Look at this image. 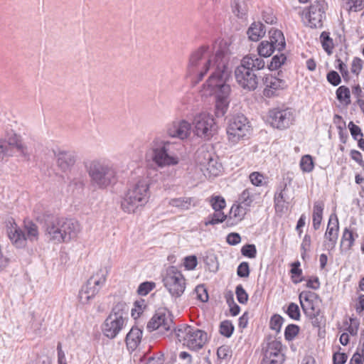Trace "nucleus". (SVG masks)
I'll list each match as a JSON object with an SVG mask.
<instances>
[{
    "instance_id": "nucleus-1",
    "label": "nucleus",
    "mask_w": 364,
    "mask_h": 364,
    "mask_svg": "<svg viewBox=\"0 0 364 364\" xmlns=\"http://www.w3.org/2000/svg\"><path fill=\"white\" fill-rule=\"evenodd\" d=\"M230 43L223 39L213 45H203L193 50L189 57L188 75L203 80L208 71L210 76L203 88L215 99V114L222 117L227 113L231 101L232 89L228 84L232 70L228 66Z\"/></svg>"
},
{
    "instance_id": "nucleus-2",
    "label": "nucleus",
    "mask_w": 364,
    "mask_h": 364,
    "mask_svg": "<svg viewBox=\"0 0 364 364\" xmlns=\"http://www.w3.org/2000/svg\"><path fill=\"white\" fill-rule=\"evenodd\" d=\"M181 144L164 136H156L149 144L145 156L159 169L177 166L180 162L178 151Z\"/></svg>"
},
{
    "instance_id": "nucleus-3",
    "label": "nucleus",
    "mask_w": 364,
    "mask_h": 364,
    "mask_svg": "<svg viewBox=\"0 0 364 364\" xmlns=\"http://www.w3.org/2000/svg\"><path fill=\"white\" fill-rule=\"evenodd\" d=\"M150 196L149 180L146 178H139L129 184L121 197V209L128 214L136 213L147 204Z\"/></svg>"
},
{
    "instance_id": "nucleus-4",
    "label": "nucleus",
    "mask_w": 364,
    "mask_h": 364,
    "mask_svg": "<svg viewBox=\"0 0 364 364\" xmlns=\"http://www.w3.org/2000/svg\"><path fill=\"white\" fill-rule=\"evenodd\" d=\"M264 66L265 62L262 58L255 54L245 55L235 70L236 82L244 90H255L258 85V77L255 72L263 69Z\"/></svg>"
},
{
    "instance_id": "nucleus-5",
    "label": "nucleus",
    "mask_w": 364,
    "mask_h": 364,
    "mask_svg": "<svg viewBox=\"0 0 364 364\" xmlns=\"http://www.w3.org/2000/svg\"><path fill=\"white\" fill-rule=\"evenodd\" d=\"M91 184L98 189H105L117 179V168L105 159H94L85 165Z\"/></svg>"
},
{
    "instance_id": "nucleus-6",
    "label": "nucleus",
    "mask_w": 364,
    "mask_h": 364,
    "mask_svg": "<svg viewBox=\"0 0 364 364\" xmlns=\"http://www.w3.org/2000/svg\"><path fill=\"white\" fill-rule=\"evenodd\" d=\"M129 307L124 301L115 304L102 324V334L109 339L115 338L126 327L129 320Z\"/></svg>"
},
{
    "instance_id": "nucleus-7",
    "label": "nucleus",
    "mask_w": 364,
    "mask_h": 364,
    "mask_svg": "<svg viewBox=\"0 0 364 364\" xmlns=\"http://www.w3.org/2000/svg\"><path fill=\"white\" fill-rule=\"evenodd\" d=\"M174 334L180 343L194 351L201 349L208 341L205 331L189 325H182L174 328Z\"/></svg>"
},
{
    "instance_id": "nucleus-8",
    "label": "nucleus",
    "mask_w": 364,
    "mask_h": 364,
    "mask_svg": "<svg viewBox=\"0 0 364 364\" xmlns=\"http://www.w3.org/2000/svg\"><path fill=\"white\" fill-rule=\"evenodd\" d=\"M7 233L13 245L18 248L24 247L27 240L33 242L38 237V226L32 221L24 222V230L14 223L8 228Z\"/></svg>"
},
{
    "instance_id": "nucleus-9",
    "label": "nucleus",
    "mask_w": 364,
    "mask_h": 364,
    "mask_svg": "<svg viewBox=\"0 0 364 364\" xmlns=\"http://www.w3.org/2000/svg\"><path fill=\"white\" fill-rule=\"evenodd\" d=\"M149 331L157 330L164 336H170L174 333L173 317L167 308H159L147 323Z\"/></svg>"
},
{
    "instance_id": "nucleus-10",
    "label": "nucleus",
    "mask_w": 364,
    "mask_h": 364,
    "mask_svg": "<svg viewBox=\"0 0 364 364\" xmlns=\"http://www.w3.org/2000/svg\"><path fill=\"white\" fill-rule=\"evenodd\" d=\"M162 281L172 297L179 298L184 293L186 287V279L176 267L171 266L167 268Z\"/></svg>"
},
{
    "instance_id": "nucleus-11",
    "label": "nucleus",
    "mask_w": 364,
    "mask_h": 364,
    "mask_svg": "<svg viewBox=\"0 0 364 364\" xmlns=\"http://www.w3.org/2000/svg\"><path fill=\"white\" fill-rule=\"evenodd\" d=\"M106 282V277L102 271L91 276L83 284L78 294V301L82 304H87L100 292Z\"/></svg>"
},
{
    "instance_id": "nucleus-12",
    "label": "nucleus",
    "mask_w": 364,
    "mask_h": 364,
    "mask_svg": "<svg viewBox=\"0 0 364 364\" xmlns=\"http://www.w3.org/2000/svg\"><path fill=\"white\" fill-rule=\"evenodd\" d=\"M267 120L273 128L279 130L288 129L295 120L294 111L286 106L274 107L269 110Z\"/></svg>"
},
{
    "instance_id": "nucleus-13",
    "label": "nucleus",
    "mask_w": 364,
    "mask_h": 364,
    "mask_svg": "<svg viewBox=\"0 0 364 364\" xmlns=\"http://www.w3.org/2000/svg\"><path fill=\"white\" fill-rule=\"evenodd\" d=\"M193 124L196 135L205 140L210 139L217 131L213 116L205 112L196 114Z\"/></svg>"
},
{
    "instance_id": "nucleus-14",
    "label": "nucleus",
    "mask_w": 364,
    "mask_h": 364,
    "mask_svg": "<svg viewBox=\"0 0 364 364\" xmlns=\"http://www.w3.org/2000/svg\"><path fill=\"white\" fill-rule=\"evenodd\" d=\"M250 126L247 118L243 114L233 116L229 121L227 127V134L229 141L232 144L237 143L242 139L250 132Z\"/></svg>"
},
{
    "instance_id": "nucleus-15",
    "label": "nucleus",
    "mask_w": 364,
    "mask_h": 364,
    "mask_svg": "<svg viewBox=\"0 0 364 364\" xmlns=\"http://www.w3.org/2000/svg\"><path fill=\"white\" fill-rule=\"evenodd\" d=\"M327 4L325 0H316L309 7L305 18L308 21V26L312 28H321L323 21L326 18Z\"/></svg>"
},
{
    "instance_id": "nucleus-16",
    "label": "nucleus",
    "mask_w": 364,
    "mask_h": 364,
    "mask_svg": "<svg viewBox=\"0 0 364 364\" xmlns=\"http://www.w3.org/2000/svg\"><path fill=\"white\" fill-rule=\"evenodd\" d=\"M282 344L276 339L268 342L263 348V358L261 364H282L284 355L282 352Z\"/></svg>"
},
{
    "instance_id": "nucleus-17",
    "label": "nucleus",
    "mask_w": 364,
    "mask_h": 364,
    "mask_svg": "<svg viewBox=\"0 0 364 364\" xmlns=\"http://www.w3.org/2000/svg\"><path fill=\"white\" fill-rule=\"evenodd\" d=\"M339 232V221L336 213H331L324 234L323 245L328 250H333L337 243Z\"/></svg>"
},
{
    "instance_id": "nucleus-18",
    "label": "nucleus",
    "mask_w": 364,
    "mask_h": 364,
    "mask_svg": "<svg viewBox=\"0 0 364 364\" xmlns=\"http://www.w3.org/2000/svg\"><path fill=\"white\" fill-rule=\"evenodd\" d=\"M318 295L310 291H303L299 295L301 306L306 316H312V314H320L321 310L315 301Z\"/></svg>"
},
{
    "instance_id": "nucleus-19",
    "label": "nucleus",
    "mask_w": 364,
    "mask_h": 364,
    "mask_svg": "<svg viewBox=\"0 0 364 364\" xmlns=\"http://www.w3.org/2000/svg\"><path fill=\"white\" fill-rule=\"evenodd\" d=\"M191 124L186 120L173 121L166 128V134L172 138L185 139L190 134Z\"/></svg>"
},
{
    "instance_id": "nucleus-20",
    "label": "nucleus",
    "mask_w": 364,
    "mask_h": 364,
    "mask_svg": "<svg viewBox=\"0 0 364 364\" xmlns=\"http://www.w3.org/2000/svg\"><path fill=\"white\" fill-rule=\"evenodd\" d=\"M263 81L265 86L263 95L269 98L277 95L278 91L287 87V82L284 80L272 75H267L264 77Z\"/></svg>"
},
{
    "instance_id": "nucleus-21",
    "label": "nucleus",
    "mask_w": 364,
    "mask_h": 364,
    "mask_svg": "<svg viewBox=\"0 0 364 364\" xmlns=\"http://www.w3.org/2000/svg\"><path fill=\"white\" fill-rule=\"evenodd\" d=\"M64 238V242H68L77 237L80 231V225L75 219L59 218Z\"/></svg>"
},
{
    "instance_id": "nucleus-22",
    "label": "nucleus",
    "mask_w": 364,
    "mask_h": 364,
    "mask_svg": "<svg viewBox=\"0 0 364 364\" xmlns=\"http://www.w3.org/2000/svg\"><path fill=\"white\" fill-rule=\"evenodd\" d=\"M55 156L57 166L63 172L70 171L76 162V154L71 151H59Z\"/></svg>"
},
{
    "instance_id": "nucleus-23",
    "label": "nucleus",
    "mask_w": 364,
    "mask_h": 364,
    "mask_svg": "<svg viewBox=\"0 0 364 364\" xmlns=\"http://www.w3.org/2000/svg\"><path fill=\"white\" fill-rule=\"evenodd\" d=\"M250 210L239 203L234 204L230 209V215L227 220L226 225L232 227L240 222Z\"/></svg>"
},
{
    "instance_id": "nucleus-24",
    "label": "nucleus",
    "mask_w": 364,
    "mask_h": 364,
    "mask_svg": "<svg viewBox=\"0 0 364 364\" xmlns=\"http://www.w3.org/2000/svg\"><path fill=\"white\" fill-rule=\"evenodd\" d=\"M143 331L137 327L133 326L126 336L125 342L128 350H135L140 344L142 339Z\"/></svg>"
},
{
    "instance_id": "nucleus-25",
    "label": "nucleus",
    "mask_w": 364,
    "mask_h": 364,
    "mask_svg": "<svg viewBox=\"0 0 364 364\" xmlns=\"http://www.w3.org/2000/svg\"><path fill=\"white\" fill-rule=\"evenodd\" d=\"M60 222L59 218H56L47 224L46 234L50 240L55 242H64V238L60 227Z\"/></svg>"
},
{
    "instance_id": "nucleus-26",
    "label": "nucleus",
    "mask_w": 364,
    "mask_h": 364,
    "mask_svg": "<svg viewBox=\"0 0 364 364\" xmlns=\"http://www.w3.org/2000/svg\"><path fill=\"white\" fill-rule=\"evenodd\" d=\"M198 204L197 199L194 197H181L171 198L168 201V205L180 209L181 210H188Z\"/></svg>"
},
{
    "instance_id": "nucleus-27",
    "label": "nucleus",
    "mask_w": 364,
    "mask_h": 364,
    "mask_svg": "<svg viewBox=\"0 0 364 364\" xmlns=\"http://www.w3.org/2000/svg\"><path fill=\"white\" fill-rule=\"evenodd\" d=\"M266 33L264 25L260 21H254L247 29V34L252 41H258Z\"/></svg>"
},
{
    "instance_id": "nucleus-28",
    "label": "nucleus",
    "mask_w": 364,
    "mask_h": 364,
    "mask_svg": "<svg viewBox=\"0 0 364 364\" xmlns=\"http://www.w3.org/2000/svg\"><path fill=\"white\" fill-rule=\"evenodd\" d=\"M324 210V203L321 200H316L314 203L312 214V225L315 230L320 228Z\"/></svg>"
},
{
    "instance_id": "nucleus-29",
    "label": "nucleus",
    "mask_w": 364,
    "mask_h": 364,
    "mask_svg": "<svg viewBox=\"0 0 364 364\" xmlns=\"http://www.w3.org/2000/svg\"><path fill=\"white\" fill-rule=\"evenodd\" d=\"M258 196L259 193H257L255 188H247L239 196L238 201L250 210Z\"/></svg>"
},
{
    "instance_id": "nucleus-30",
    "label": "nucleus",
    "mask_w": 364,
    "mask_h": 364,
    "mask_svg": "<svg viewBox=\"0 0 364 364\" xmlns=\"http://www.w3.org/2000/svg\"><path fill=\"white\" fill-rule=\"evenodd\" d=\"M269 41L278 51L282 50L286 46L283 33L278 29L272 28L269 31Z\"/></svg>"
},
{
    "instance_id": "nucleus-31",
    "label": "nucleus",
    "mask_w": 364,
    "mask_h": 364,
    "mask_svg": "<svg viewBox=\"0 0 364 364\" xmlns=\"http://www.w3.org/2000/svg\"><path fill=\"white\" fill-rule=\"evenodd\" d=\"M358 237V235L354 232L352 229L349 228H344L341 240V247H343L346 250H350L354 245L355 240Z\"/></svg>"
},
{
    "instance_id": "nucleus-32",
    "label": "nucleus",
    "mask_w": 364,
    "mask_h": 364,
    "mask_svg": "<svg viewBox=\"0 0 364 364\" xmlns=\"http://www.w3.org/2000/svg\"><path fill=\"white\" fill-rule=\"evenodd\" d=\"M287 183L281 185L277 190L274 196V208L276 211L282 212L285 208L286 198L284 191L287 188Z\"/></svg>"
},
{
    "instance_id": "nucleus-33",
    "label": "nucleus",
    "mask_w": 364,
    "mask_h": 364,
    "mask_svg": "<svg viewBox=\"0 0 364 364\" xmlns=\"http://www.w3.org/2000/svg\"><path fill=\"white\" fill-rule=\"evenodd\" d=\"M228 217L223 211H214L213 213L208 215L205 219L204 224L205 226L215 225L222 223L224 221L227 222Z\"/></svg>"
},
{
    "instance_id": "nucleus-34",
    "label": "nucleus",
    "mask_w": 364,
    "mask_h": 364,
    "mask_svg": "<svg viewBox=\"0 0 364 364\" xmlns=\"http://www.w3.org/2000/svg\"><path fill=\"white\" fill-rule=\"evenodd\" d=\"M274 50V46L269 41H262L257 47L258 54L261 57H269Z\"/></svg>"
},
{
    "instance_id": "nucleus-35",
    "label": "nucleus",
    "mask_w": 364,
    "mask_h": 364,
    "mask_svg": "<svg viewBox=\"0 0 364 364\" xmlns=\"http://www.w3.org/2000/svg\"><path fill=\"white\" fill-rule=\"evenodd\" d=\"M214 157L213 153L202 147L196 153L197 162L203 167Z\"/></svg>"
},
{
    "instance_id": "nucleus-36",
    "label": "nucleus",
    "mask_w": 364,
    "mask_h": 364,
    "mask_svg": "<svg viewBox=\"0 0 364 364\" xmlns=\"http://www.w3.org/2000/svg\"><path fill=\"white\" fill-rule=\"evenodd\" d=\"M336 98L341 102H344L346 105L350 104V92L348 87L345 85L340 86L336 92Z\"/></svg>"
},
{
    "instance_id": "nucleus-37",
    "label": "nucleus",
    "mask_w": 364,
    "mask_h": 364,
    "mask_svg": "<svg viewBox=\"0 0 364 364\" xmlns=\"http://www.w3.org/2000/svg\"><path fill=\"white\" fill-rule=\"evenodd\" d=\"M320 41L323 49L328 55H331L333 49V39L330 37V33L326 31H323L320 36Z\"/></svg>"
},
{
    "instance_id": "nucleus-38",
    "label": "nucleus",
    "mask_w": 364,
    "mask_h": 364,
    "mask_svg": "<svg viewBox=\"0 0 364 364\" xmlns=\"http://www.w3.org/2000/svg\"><path fill=\"white\" fill-rule=\"evenodd\" d=\"M300 168L303 172L310 173L314 170V163L311 155H304L299 163Z\"/></svg>"
},
{
    "instance_id": "nucleus-39",
    "label": "nucleus",
    "mask_w": 364,
    "mask_h": 364,
    "mask_svg": "<svg viewBox=\"0 0 364 364\" xmlns=\"http://www.w3.org/2000/svg\"><path fill=\"white\" fill-rule=\"evenodd\" d=\"M343 7L350 12H358L364 8V0H347Z\"/></svg>"
},
{
    "instance_id": "nucleus-40",
    "label": "nucleus",
    "mask_w": 364,
    "mask_h": 364,
    "mask_svg": "<svg viewBox=\"0 0 364 364\" xmlns=\"http://www.w3.org/2000/svg\"><path fill=\"white\" fill-rule=\"evenodd\" d=\"M235 327L229 320H225L220 323L219 332L226 338H230L234 332Z\"/></svg>"
},
{
    "instance_id": "nucleus-41",
    "label": "nucleus",
    "mask_w": 364,
    "mask_h": 364,
    "mask_svg": "<svg viewBox=\"0 0 364 364\" xmlns=\"http://www.w3.org/2000/svg\"><path fill=\"white\" fill-rule=\"evenodd\" d=\"M287 57L284 53L277 54L272 57L268 65V68L270 70H277L285 63Z\"/></svg>"
},
{
    "instance_id": "nucleus-42",
    "label": "nucleus",
    "mask_w": 364,
    "mask_h": 364,
    "mask_svg": "<svg viewBox=\"0 0 364 364\" xmlns=\"http://www.w3.org/2000/svg\"><path fill=\"white\" fill-rule=\"evenodd\" d=\"M209 202L212 208L215 211H223L226 206L225 200L220 196H212Z\"/></svg>"
},
{
    "instance_id": "nucleus-43",
    "label": "nucleus",
    "mask_w": 364,
    "mask_h": 364,
    "mask_svg": "<svg viewBox=\"0 0 364 364\" xmlns=\"http://www.w3.org/2000/svg\"><path fill=\"white\" fill-rule=\"evenodd\" d=\"M211 175L216 176L219 175L221 168V164L218 163L215 157L203 166Z\"/></svg>"
},
{
    "instance_id": "nucleus-44",
    "label": "nucleus",
    "mask_w": 364,
    "mask_h": 364,
    "mask_svg": "<svg viewBox=\"0 0 364 364\" xmlns=\"http://www.w3.org/2000/svg\"><path fill=\"white\" fill-rule=\"evenodd\" d=\"M300 262L298 260L291 264V269L290 270V273L291 274L292 282L295 284L301 282L304 280L303 277L299 279H295L296 277H299L302 275V269L300 268Z\"/></svg>"
},
{
    "instance_id": "nucleus-45",
    "label": "nucleus",
    "mask_w": 364,
    "mask_h": 364,
    "mask_svg": "<svg viewBox=\"0 0 364 364\" xmlns=\"http://www.w3.org/2000/svg\"><path fill=\"white\" fill-rule=\"evenodd\" d=\"M285 313L289 316L290 318L295 321H299L301 318L299 307L294 302H291L288 305Z\"/></svg>"
},
{
    "instance_id": "nucleus-46",
    "label": "nucleus",
    "mask_w": 364,
    "mask_h": 364,
    "mask_svg": "<svg viewBox=\"0 0 364 364\" xmlns=\"http://www.w3.org/2000/svg\"><path fill=\"white\" fill-rule=\"evenodd\" d=\"M247 4L245 1H240V0H237L235 1L233 11L239 18L245 17L247 13Z\"/></svg>"
},
{
    "instance_id": "nucleus-47",
    "label": "nucleus",
    "mask_w": 364,
    "mask_h": 364,
    "mask_svg": "<svg viewBox=\"0 0 364 364\" xmlns=\"http://www.w3.org/2000/svg\"><path fill=\"white\" fill-rule=\"evenodd\" d=\"M228 305L230 307V313L231 316H236L240 314V307L235 302L233 294L230 292L225 296Z\"/></svg>"
},
{
    "instance_id": "nucleus-48",
    "label": "nucleus",
    "mask_w": 364,
    "mask_h": 364,
    "mask_svg": "<svg viewBox=\"0 0 364 364\" xmlns=\"http://www.w3.org/2000/svg\"><path fill=\"white\" fill-rule=\"evenodd\" d=\"M217 356L219 360H228L232 357V350L229 346L223 345L217 350Z\"/></svg>"
},
{
    "instance_id": "nucleus-49",
    "label": "nucleus",
    "mask_w": 364,
    "mask_h": 364,
    "mask_svg": "<svg viewBox=\"0 0 364 364\" xmlns=\"http://www.w3.org/2000/svg\"><path fill=\"white\" fill-rule=\"evenodd\" d=\"M299 326L296 324H289L284 330V338L287 341H292L299 333Z\"/></svg>"
},
{
    "instance_id": "nucleus-50",
    "label": "nucleus",
    "mask_w": 364,
    "mask_h": 364,
    "mask_svg": "<svg viewBox=\"0 0 364 364\" xmlns=\"http://www.w3.org/2000/svg\"><path fill=\"white\" fill-rule=\"evenodd\" d=\"M250 181L255 186H262L265 184L264 176L262 173L254 171L249 176Z\"/></svg>"
},
{
    "instance_id": "nucleus-51",
    "label": "nucleus",
    "mask_w": 364,
    "mask_h": 364,
    "mask_svg": "<svg viewBox=\"0 0 364 364\" xmlns=\"http://www.w3.org/2000/svg\"><path fill=\"white\" fill-rule=\"evenodd\" d=\"M284 322V318L279 314H274L269 321V327L272 330L279 332Z\"/></svg>"
},
{
    "instance_id": "nucleus-52",
    "label": "nucleus",
    "mask_w": 364,
    "mask_h": 364,
    "mask_svg": "<svg viewBox=\"0 0 364 364\" xmlns=\"http://www.w3.org/2000/svg\"><path fill=\"white\" fill-rule=\"evenodd\" d=\"M235 294L237 299L240 304H245L247 303L249 296L242 284H238L236 287Z\"/></svg>"
},
{
    "instance_id": "nucleus-53",
    "label": "nucleus",
    "mask_w": 364,
    "mask_h": 364,
    "mask_svg": "<svg viewBox=\"0 0 364 364\" xmlns=\"http://www.w3.org/2000/svg\"><path fill=\"white\" fill-rule=\"evenodd\" d=\"M241 253L244 257L253 259L257 256L256 246L253 244H247L241 248Z\"/></svg>"
},
{
    "instance_id": "nucleus-54",
    "label": "nucleus",
    "mask_w": 364,
    "mask_h": 364,
    "mask_svg": "<svg viewBox=\"0 0 364 364\" xmlns=\"http://www.w3.org/2000/svg\"><path fill=\"white\" fill-rule=\"evenodd\" d=\"M156 287V284L153 282H144L139 284L137 293L141 296L147 295L152 289Z\"/></svg>"
},
{
    "instance_id": "nucleus-55",
    "label": "nucleus",
    "mask_w": 364,
    "mask_h": 364,
    "mask_svg": "<svg viewBox=\"0 0 364 364\" xmlns=\"http://www.w3.org/2000/svg\"><path fill=\"white\" fill-rule=\"evenodd\" d=\"M311 244V236L309 234H306L303 238L302 242L301 244V257L302 259H305L306 253L310 251Z\"/></svg>"
},
{
    "instance_id": "nucleus-56",
    "label": "nucleus",
    "mask_w": 364,
    "mask_h": 364,
    "mask_svg": "<svg viewBox=\"0 0 364 364\" xmlns=\"http://www.w3.org/2000/svg\"><path fill=\"white\" fill-rule=\"evenodd\" d=\"M348 127L354 140H357L360 137H363V133L361 129L360 128V127L355 124L353 122H350L348 123Z\"/></svg>"
},
{
    "instance_id": "nucleus-57",
    "label": "nucleus",
    "mask_w": 364,
    "mask_h": 364,
    "mask_svg": "<svg viewBox=\"0 0 364 364\" xmlns=\"http://www.w3.org/2000/svg\"><path fill=\"white\" fill-rule=\"evenodd\" d=\"M250 273L249 263L247 262H241L237 269V274L239 277H248Z\"/></svg>"
},
{
    "instance_id": "nucleus-58",
    "label": "nucleus",
    "mask_w": 364,
    "mask_h": 364,
    "mask_svg": "<svg viewBox=\"0 0 364 364\" xmlns=\"http://www.w3.org/2000/svg\"><path fill=\"white\" fill-rule=\"evenodd\" d=\"M363 61L360 58L355 57L351 63V73L358 75L363 69Z\"/></svg>"
},
{
    "instance_id": "nucleus-59",
    "label": "nucleus",
    "mask_w": 364,
    "mask_h": 364,
    "mask_svg": "<svg viewBox=\"0 0 364 364\" xmlns=\"http://www.w3.org/2000/svg\"><path fill=\"white\" fill-rule=\"evenodd\" d=\"M326 78L328 82L333 86H337L341 82L339 74L335 70L328 72Z\"/></svg>"
},
{
    "instance_id": "nucleus-60",
    "label": "nucleus",
    "mask_w": 364,
    "mask_h": 364,
    "mask_svg": "<svg viewBox=\"0 0 364 364\" xmlns=\"http://www.w3.org/2000/svg\"><path fill=\"white\" fill-rule=\"evenodd\" d=\"M11 149L6 140L0 139V160H3L6 156H10Z\"/></svg>"
},
{
    "instance_id": "nucleus-61",
    "label": "nucleus",
    "mask_w": 364,
    "mask_h": 364,
    "mask_svg": "<svg viewBox=\"0 0 364 364\" xmlns=\"http://www.w3.org/2000/svg\"><path fill=\"white\" fill-rule=\"evenodd\" d=\"M14 147H15L26 160L30 159V154L28 151V148L23 144L21 138L18 140V141Z\"/></svg>"
},
{
    "instance_id": "nucleus-62",
    "label": "nucleus",
    "mask_w": 364,
    "mask_h": 364,
    "mask_svg": "<svg viewBox=\"0 0 364 364\" xmlns=\"http://www.w3.org/2000/svg\"><path fill=\"white\" fill-rule=\"evenodd\" d=\"M197 257L195 255L188 256L184 258V267L188 270H193L197 266Z\"/></svg>"
},
{
    "instance_id": "nucleus-63",
    "label": "nucleus",
    "mask_w": 364,
    "mask_h": 364,
    "mask_svg": "<svg viewBox=\"0 0 364 364\" xmlns=\"http://www.w3.org/2000/svg\"><path fill=\"white\" fill-rule=\"evenodd\" d=\"M226 241L230 245H236L241 242V237L239 233L231 232L227 235Z\"/></svg>"
},
{
    "instance_id": "nucleus-64",
    "label": "nucleus",
    "mask_w": 364,
    "mask_h": 364,
    "mask_svg": "<svg viewBox=\"0 0 364 364\" xmlns=\"http://www.w3.org/2000/svg\"><path fill=\"white\" fill-rule=\"evenodd\" d=\"M348 356L345 353H335L333 356V364H344Z\"/></svg>"
}]
</instances>
